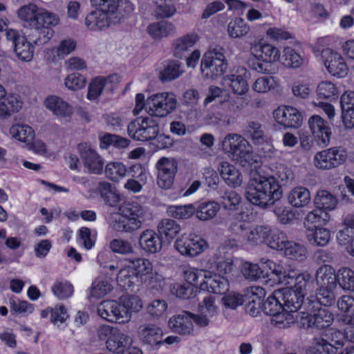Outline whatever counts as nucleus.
<instances>
[{"instance_id": "nucleus-3", "label": "nucleus", "mask_w": 354, "mask_h": 354, "mask_svg": "<svg viewBox=\"0 0 354 354\" xmlns=\"http://www.w3.org/2000/svg\"><path fill=\"white\" fill-rule=\"evenodd\" d=\"M251 57L248 61V66L259 73H274L272 62L279 59V50L271 44L254 41L250 48Z\"/></svg>"}, {"instance_id": "nucleus-16", "label": "nucleus", "mask_w": 354, "mask_h": 354, "mask_svg": "<svg viewBox=\"0 0 354 354\" xmlns=\"http://www.w3.org/2000/svg\"><path fill=\"white\" fill-rule=\"evenodd\" d=\"M78 150L84 165L90 173L99 174L102 173L104 162L91 145L88 143H81L78 145Z\"/></svg>"}, {"instance_id": "nucleus-36", "label": "nucleus", "mask_w": 354, "mask_h": 354, "mask_svg": "<svg viewBox=\"0 0 354 354\" xmlns=\"http://www.w3.org/2000/svg\"><path fill=\"white\" fill-rule=\"evenodd\" d=\"M98 192L106 204L111 207H115L120 201V195L115 187L108 182H100L98 184Z\"/></svg>"}, {"instance_id": "nucleus-10", "label": "nucleus", "mask_w": 354, "mask_h": 354, "mask_svg": "<svg viewBox=\"0 0 354 354\" xmlns=\"http://www.w3.org/2000/svg\"><path fill=\"white\" fill-rule=\"evenodd\" d=\"M97 314L109 322L124 324L128 323L127 312L124 310L120 299L106 300L100 303Z\"/></svg>"}, {"instance_id": "nucleus-61", "label": "nucleus", "mask_w": 354, "mask_h": 354, "mask_svg": "<svg viewBox=\"0 0 354 354\" xmlns=\"http://www.w3.org/2000/svg\"><path fill=\"white\" fill-rule=\"evenodd\" d=\"M283 307L281 299L278 297V295L276 294V290H274L272 295L269 296L263 303V311L265 314L272 317L280 313Z\"/></svg>"}, {"instance_id": "nucleus-8", "label": "nucleus", "mask_w": 354, "mask_h": 354, "mask_svg": "<svg viewBox=\"0 0 354 354\" xmlns=\"http://www.w3.org/2000/svg\"><path fill=\"white\" fill-rule=\"evenodd\" d=\"M127 131L134 140L145 142L157 137L159 127L157 120L153 117H140L129 124Z\"/></svg>"}, {"instance_id": "nucleus-37", "label": "nucleus", "mask_w": 354, "mask_h": 354, "mask_svg": "<svg viewBox=\"0 0 354 354\" xmlns=\"http://www.w3.org/2000/svg\"><path fill=\"white\" fill-rule=\"evenodd\" d=\"M174 25L167 21L151 24L147 27L148 33L154 39L166 37L174 32Z\"/></svg>"}, {"instance_id": "nucleus-14", "label": "nucleus", "mask_w": 354, "mask_h": 354, "mask_svg": "<svg viewBox=\"0 0 354 354\" xmlns=\"http://www.w3.org/2000/svg\"><path fill=\"white\" fill-rule=\"evenodd\" d=\"M277 123L285 129L298 128L302 124L301 113L292 106H279L273 111Z\"/></svg>"}, {"instance_id": "nucleus-6", "label": "nucleus", "mask_w": 354, "mask_h": 354, "mask_svg": "<svg viewBox=\"0 0 354 354\" xmlns=\"http://www.w3.org/2000/svg\"><path fill=\"white\" fill-rule=\"evenodd\" d=\"M223 151L236 161L246 160L252 153V146L242 136L228 133L221 141Z\"/></svg>"}, {"instance_id": "nucleus-54", "label": "nucleus", "mask_w": 354, "mask_h": 354, "mask_svg": "<svg viewBox=\"0 0 354 354\" xmlns=\"http://www.w3.org/2000/svg\"><path fill=\"white\" fill-rule=\"evenodd\" d=\"M77 47L76 41L71 38L61 40L58 45L53 49V53L58 59H64L75 51Z\"/></svg>"}, {"instance_id": "nucleus-31", "label": "nucleus", "mask_w": 354, "mask_h": 354, "mask_svg": "<svg viewBox=\"0 0 354 354\" xmlns=\"http://www.w3.org/2000/svg\"><path fill=\"white\" fill-rule=\"evenodd\" d=\"M329 219L330 215L326 211L318 207L312 210L308 213L304 219V225L306 231L326 225Z\"/></svg>"}, {"instance_id": "nucleus-41", "label": "nucleus", "mask_w": 354, "mask_h": 354, "mask_svg": "<svg viewBox=\"0 0 354 354\" xmlns=\"http://www.w3.org/2000/svg\"><path fill=\"white\" fill-rule=\"evenodd\" d=\"M139 278L136 274L135 269L131 266H127L121 268L118 273V284L124 289L131 288L134 284L138 282Z\"/></svg>"}, {"instance_id": "nucleus-25", "label": "nucleus", "mask_w": 354, "mask_h": 354, "mask_svg": "<svg viewBox=\"0 0 354 354\" xmlns=\"http://www.w3.org/2000/svg\"><path fill=\"white\" fill-rule=\"evenodd\" d=\"M132 343L133 339L129 335L116 329L112 336L106 339V346L109 351L120 354V352L131 346Z\"/></svg>"}, {"instance_id": "nucleus-48", "label": "nucleus", "mask_w": 354, "mask_h": 354, "mask_svg": "<svg viewBox=\"0 0 354 354\" xmlns=\"http://www.w3.org/2000/svg\"><path fill=\"white\" fill-rule=\"evenodd\" d=\"M239 216L240 215H236L230 218L227 230L232 236L241 239L250 230V225L247 222L239 219Z\"/></svg>"}, {"instance_id": "nucleus-24", "label": "nucleus", "mask_w": 354, "mask_h": 354, "mask_svg": "<svg viewBox=\"0 0 354 354\" xmlns=\"http://www.w3.org/2000/svg\"><path fill=\"white\" fill-rule=\"evenodd\" d=\"M118 76L111 75L106 77H97L92 80L88 86L87 97L89 100L97 98L102 93L103 89H113V84L118 82Z\"/></svg>"}, {"instance_id": "nucleus-4", "label": "nucleus", "mask_w": 354, "mask_h": 354, "mask_svg": "<svg viewBox=\"0 0 354 354\" xmlns=\"http://www.w3.org/2000/svg\"><path fill=\"white\" fill-rule=\"evenodd\" d=\"M17 13L19 19L24 22V26L30 29L42 24L57 25L59 21L55 14L38 7L35 3L21 6L17 10Z\"/></svg>"}, {"instance_id": "nucleus-11", "label": "nucleus", "mask_w": 354, "mask_h": 354, "mask_svg": "<svg viewBox=\"0 0 354 354\" xmlns=\"http://www.w3.org/2000/svg\"><path fill=\"white\" fill-rule=\"evenodd\" d=\"M157 184L164 189H170L178 171V162L173 158L162 157L156 164Z\"/></svg>"}, {"instance_id": "nucleus-17", "label": "nucleus", "mask_w": 354, "mask_h": 354, "mask_svg": "<svg viewBox=\"0 0 354 354\" xmlns=\"http://www.w3.org/2000/svg\"><path fill=\"white\" fill-rule=\"evenodd\" d=\"M120 215L125 218L129 223L137 225V228L141 227L145 214L143 207L137 202L124 201L120 206Z\"/></svg>"}, {"instance_id": "nucleus-20", "label": "nucleus", "mask_w": 354, "mask_h": 354, "mask_svg": "<svg viewBox=\"0 0 354 354\" xmlns=\"http://www.w3.org/2000/svg\"><path fill=\"white\" fill-rule=\"evenodd\" d=\"M335 288H319L316 294V298H307L304 304V310L312 311L315 308L323 305L330 306L335 303L336 297L334 292Z\"/></svg>"}, {"instance_id": "nucleus-39", "label": "nucleus", "mask_w": 354, "mask_h": 354, "mask_svg": "<svg viewBox=\"0 0 354 354\" xmlns=\"http://www.w3.org/2000/svg\"><path fill=\"white\" fill-rule=\"evenodd\" d=\"M17 57L24 62H30L34 55V47L26 37H19L14 46Z\"/></svg>"}, {"instance_id": "nucleus-19", "label": "nucleus", "mask_w": 354, "mask_h": 354, "mask_svg": "<svg viewBox=\"0 0 354 354\" xmlns=\"http://www.w3.org/2000/svg\"><path fill=\"white\" fill-rule=\"evenodd\" d=\"M119 22V18L110 17L98 9L90 12L85 19L86 27L91 30H100Z\"/></svg>"}, {"instance_id": "nucleus-59", "label": "nucleus", "mask_w": 354, "mask_h": 354, "mask_svg": "<svg viewBox=\"0 0 354 354\" xmlns=\"http://www.w3.org/2000/svg\"><path fill=\"white\" fill-rule=\"evenodd\" d=\"M317 93L319 98L328 100H335L338 96L337 87L329 81L320 82L317 87Z\"/></svg>"}, {"instance_id": "nucleus-50", "label": "nucleus", "mask_w": 354, "mask_h": 354, "mask_svg": "<svg viewBox=\"0 0 354 354\" xmlns=\"http://www.w3.org/2000/svg\"><path fill=\"white\" fill-rule=\"evenodd\" d=\"M158 230L160 236L171 240L180 232V227L172 219H163L158 223Z\"/></svg>"}, {"instance_id": "nucleus-26", "label": "nucleus", "mask_w": 354, "mask_h": 354, "mask_svg": "<svg viewBox=\"0 0 354 354\" xmlns=\"http://www.w3.org/2000/svg\"><path fill=\"white\" fill-rule=\"evenodd\" d=\"M191 313L183 311L181 314L173 316L169 320L170 328L181 335H190L193 332V324L189 317Z\"/></svg>"}, {"instance_id": "nucleus-23", "label": "nucleus", "mask_w": 354, "mask_h": 354, "mask_svg": "<svg viewBox=\"0 0 354 354\" xmlns=\"http://www.w3.org/2000/svg\"><path fill=\"white\" fill-rule=\"evenodd\" d=\"M139 245L146 252L154 254L161 250L162 241L160 234L153 230H147L140 234Z\"/></svg>"}, {"instance_id": "nucleus-28", "label": "nucleus", "mask_w": 354, "mask_h": 354, "mask_svg": "<svg viewBox=\"0 0 354 354\" xmlns=\"http://www.w3.org/2000/svg\"><path fill=\"white\" fill-rule=\"evenodd\" d=\"M218 169L222 178L229 186L236 187L241 185V174L234 165L227 162H221Z\"/></svg>"}, {"instance_id": "nucleus-46", "label": "nucleus", "mask_w": 354, "mask_h": 354, "mask_svg": "<svg viewBox=\"0 0 354 354\" xmlns=\"http://www.w3.org/2000/svg\"><path fill=\"white\" fill-rule=\"evenodd\" d=\"M289 240L286 233L275 230L272 231L269 227V234L266 239V243L272 249L283 251L286 243H288Z\"/></svg>"}, {"instance_id": "nucleus-44", "label": "nucleus", "mask_w": 354, "mask_h": 354, "mask_svg": "<svg viewBox=\"0 0 354 354\" xmlns=\"http://www.w3.org/2000/svg\"><path fill=\"white\" fill-rule=\"evenodd\" d=\"M333 346V344L329 343L328 339L317 337L313 339L306 354H335Z\"/></svg>"}, {"instance_id": "nucleus-51", "label": "nucleus", "mask_w": 354, "mask_h": 354, "mask_svg": "<svg viewBox=\"0 0 354 354\" xmlns=\"http://www.w3.org/2000/svg\"><path fill=\"white\" fill-rule=\"evenodd\" d=\"M282 252L288 259L297 261L305 259L307 254L304 246L293 241H289L288 243H286V245Z\"/></svg>"}, {"instance_id": "nucleus-33", "label": "nucleus", "mask_w": 354, "mask_h": 354, "mask_svg": "<svg viewBox=\"0 0 354 354\" xmlns=\"http://www.w3.org/2000/svg\"><path fill=\"white\" fill-rule=\"evenodd\" d=\"M55 26L53 24H42L40 26L32 28V32L28 35L30 40L38 46L48 43L54 35V30L50 26Z\"/></svg>"}, {"instance_id": "nucleus-2", "label": "nucleus", "mask_w": 354, "mask_h": 354, "mask_svg": "<svg viewBox=\"0 0 354 354\" xmlns=\"http://www.w3.org/2000/svg\"><path fill=\"white\" fill-rule=\"evenodd\" d=\"M245 196L252 205L265 208L281 198L282 190L274 176L258 175L249 180Z\"/></svg>"}, {"instance_id": "nucleus-32", "label": "nucleus", "mask_w": 354, "mask_h": 354, "mask_svg": "<svg viewBox=\"0 0 354 354\" xmlns=\"http://www.w3.org/2000/svg\"><path fill=\"white\" fill-rule=\"evenodd\" d=\"M289 203L295 207L307 206L311 200L309 190L304 187H296L291 189L288 196Z\"/></svg>"}, {"instance_id": "nucleus-52", "label": "nucleus", "mask_w": 354, "mask_h": 354, "mask_svg": "<svg viewBox=\"0 0 354 354\" xmlns=\"http://www.w3.org/2000/svg\"><path fill=\"white\" fill-rule=\"evenodd\" d=\"M282 64L288 68H297L304 62L303 58L295 49L287 46L283 48L282 55Z\"/></svg>"}, {"instance_id": "nucleus-58", "label": "nucleus", "mask_w": 354, "mask_h": 354, "mask_svg": "<svg viewBox=\"0 0 354 354\" xmlns=\"http://www.w3.org/2000/svg\"><path fill=\"white\" fill-rule=\"evenodd\" d=\"M53 295L59 299H66L73 294V286L67 281H56L51 287Z\"/></svg>"}, {"instance_id": "nucleus-15", "label": "nucleus", "mask_w": 354, "mask_h": 354, "mask_svg": "<svg viewBox=\"0 0 354 354\" xmlns=\"http://www.w3.org/2000/svg\"><path fill=\"white\" fill-rule=\"evenodd\" d=\"M322 57L324 66L332 75L343 77L347 74V65L339 53L330 48H326L322 50Z\"/></svg>"}, {"instance_id": "nucleus-29", "label": "nucleus", "mask_w": 354, "mask_h": 354, "mask_svg": "<svg viewBox=\"0 0 354 354\" xmlns=\"http://www.w3.org/2000/svg\"><path fill=\"white\" fill-rule=\"evenodd\" d=\"M316 281L319 288H336L337 274L333 267L324 265L317 270Z\"/></svg>"}, {"instance_id": "nucleus-7", "label": "nucleus", "mask_w": 354, "mask_h": 354, "mask_svg": "<svg viewBox=\"0 0 354 354\" xmlns=\"http://www.w3.org/2000/svg\"><path fill=\"white\" fill-rule=\"evenodd\" d=\"M177 100L172 93L153 94L147 99L146 111L153 117H165L176 108Z\"/></svg>"}, {"instance_id": "nucleus-55", "label": "nucleus", "mask_w": 354, "mask_h": 354, "mask_svg": "<svg viewBox=\"0 0 354 354\" xmlns=\"http://www.w3.org/2000/svg\"><path fill=\"white\" fill-rule=\"evenodd\" d=\"M183 72L180 64L177 61H170L160 73L162 82L171 81L178 77Z\"/></svg>"}, {"instance_id": "nucleus-63", "label": "nucleus", "mask_w": 354, "mask_h": 354, "mask_svg": "<svg viewBox=\"0 0 354 354\" xmlns=\"http://www.w3.org/2000/svg\"><path fill=\"white\" fill-rule=\"evenodd\" d=\"M241 201V196L234 190H227L221 196V203L223 207L229 210H236Z\"/></svg>"}, {"instance_id": "nucleus-13", "label": "nucleus", "mask_w": 354, "mask_h": 354, "mask_svg": "<svg viewBox=\"0 0 354 354\" xmlns=\"http://www.w3.org/2000/svg\"><path fill=\"white\" fill-rule=\"evenodd\" d=\"M303 311V325L306 324L307 327H316L324 328L332 324L334 320L333 313L326 308L317 306L312 311Z\"/></svg>"}, {"instance_id": "nucleus-12", "label": "nucleus", "mask_w": 354, "mask_h": 354, "mask_svg": "<svg viewBox=\"0 0 354 354\" xmlns=\"http://www.w3.org/2000/svg\"><path fill=\"white\" fill-rule=\"evenodd\" d=\"M207 247V242L195 234H183L175 242L176 249L184 256L196 257Z\"/></svg>"}, {"instance_id": "nucleus-1", "label": "nucleus", "mask_w": 354, "mask_h": 354, "mask_svg": "<svg viewBox=\"0 0 354 354\" xmlns=\"http://www.w3.org/2000/svg\"><path fill=\"white\" fill-rule=\"evenodd\" d=\"M288 286L278 289L276 294L280 297L283 306L290 312H297L299 309L304 310V297L313 290V280L309 274H298L297 276L284 277Z\"/></svg>"}, {"instance_id": "nucleus-21", "label": "nucleus", "mask_w": 354, "mask_h": 354, "mask_svg": "<svg viewBox=\"0 0 354 354\" xmlns=\"http://www.w3.org/2000/svg\"><path fill=\"white\" fill-rule=\"evenodd\" d=\"M310 131L318 142L326 145L329 143L330 129L319 115H313L308 120Z\"/></svg>"}, {"instance_id": "nucleus-60", "label": "nucleus", "mask_w": 354, "mask_h": 354, "mask_svg": "<svg viewBox=\"0 0 354 354\" xmlns=\"http://www.w3.org/2000/svg\"><path fill=\"white\" fill-rule=\"evenodd\" d=\"M195 212V207L192 205H171L167 208L169 216L177 219H187L190 218Z\"/></svg>"}, {"instance_id": "nucleus-64", "label": "nucleus", "mask_w": 354, "mask_h": 354, "mask_svg": "<svg viewBox=\"0 0 354 354\" xmlns=\"http://www.w3.org/2000/svg\"><path fill=\"white\" fill-rule=\"evenodd\" d=\"M225 81H229L227 84L233 92L238 95H243L248 89L247 81L240 75H231L225 79Z\"/></svg>"}, {"instance_id": "nucleus-43", "label": "nucleus", "mask_w": 354, "mask_h": 354, "mask_svg": "<svg viewBox=\"0 0 354 354\" xmlns=\"http://www.w3.org/2000/svg\"><path fill=\"white\" fill-rule=\"evenodd\" d=\"M91 2L99 10L106 12L110 17L119 18L120 21L122 15L119 12L120 0H91Z\"/></svg>"}, {"instance_id": "nucleus-53", "label": "nucleus", "mask_w": 354, "mask_h": 354, "mask_svg": "<svg viewBox=\"0 0 354 354\" xmlns=\"http://www.w3.org/2000/svg\"><path fill=\"white\" fill-rule=\"evenodd\" d=\"M269 234V227L258 225L254 227L250 226V230L245 234L243 239L247 240L252 244H257L259 242L265 241Z\"/></svg>"}, {"instance_id": "nucleus-47", "label": "nucleus", "mask_w": 354, "mask_h": 354, "mask_svg": "<svg viewBox=\"0 0 354 354\" xmlns=\"http://www.w3.org/2000/svg\"><path fill=\"white\" fill-rule=\"evenodd\" d=\"M124 310L127 312V321L130 322L131 314L133 313H138L143 307L142 300L139 297L136 295H127L120 297Z\"/></svg>"}, {"instance_id": "nucleus-42", "label": "nucleus", "mask_w": 354, "mask_h": 354, "mask_svg": "<svg viewBox=\"0 0 354 354\" xmlns=\"http://www.w3.org/2000/svg\"><path fill=\"white\" fill-rule=\"evenodd\" d=\"M250 26L241 18H236L230 21L227 25V34L232 39L245 37L250 31Z\"/></svg>"}, {"instance_id": "nucleus-34", "label": "nucleus", "mask_w": 354, "mask_h": 354, "mask_svg": "<svg viewBox=\"0 0 354 354\" xmlns=\"http://www.w3.org/2000/svg\"><path fill=\"white\" fill-rule=\"evenodd\" d=\"M198 40L195 34L184 35L177 39L174 44V55L179 59L186 57L187 52L189 50Z\"/></svg>"}, {"instance_id": "nucleus-57", "label": "nucleus", "mask_w": 354, "mask_h": 354, "mask_svg": "<svg viewBox=\"0 0 354 354\" xmlns=\"http://www.w3.org/2000/svg\"><path fill=\"white\" fill-rule=\"evenodd\" d=\"M216 268L218 274L227 275L232 273L234 269V260L230 254L223 256V254H216Z\"/></svg>"}, {"instance_id": "nucleus-5", "label": "nucleus", "mask_w": 354, "mask_h": 354, "mask_svg": "<svg viewBox=\"0 0 354 354\" xmlns=\"http://www.w3.org/2000/svg\"><path fill=\"white\" fill-rule=\"evenodd\" d=\"M227 68V62L222 48H215L206 52L201 60L202 73L208 78L222 76Z\"/></svg>"}, {"instance_id": "nucleus-56", "label": "nucleus", "mask_w": 354, "mask_h": 354, "mask_svg": "<svg viewBox=\"0 0 354 354\" xmlns=\"http://www.w3.org/2000/svg\"><path fill=\"white\" fill-rule=\"evenodd\" d=\"M127 171L126 166L120 162H109L105 167L106 177L114 182H118L124 178Z\"/></svg>"}, {"instance_id": "nucleus-18", "label": "nucleus", "mask_w": 354, "mask_h": 354, "mask_svg": "<svg viewBox=\"0 0 354 354\" xmlns=\"http://www.w3.org/2000/svg\"><path fill=\"white\" fill-rule=\"evenodd\" d=\"M200 288L215 294H224L229 289V283L224 277L206 271L204 279L200 283Z\"/></svg>"}, {"instance_id": "nucleus-49", "label": "nucleus", "mask_w": 354, "mask_h": 354, "mask_svg": "<svg viewBox=\"0 0 354 354\" xmlns=\"http://www.w3.org/2000/svg\"><path fill=\"white\" fill-rule=\"evenodd\" d=\"M10 133L13 138L23 142H31L35 136L32 127L21 124L12 125L10 129Z\"/></svg>"}, {"instance_id": "nucleus-40", "label": "nucleus", "mask_w": 354, "mask_h": 354, "mask_svg": "<svg viewBox=\"0 0 354 354\" xmlns=\"http://www.w3.org/2000/svg\"><path fill=\"white\" fill-rule=\"evenodd\" d=\"M220 209V205L215 201L203 202L195 207L196 217L201 221L214 218Z\"/></svg>"}, {"instance_id": "nucleus-35", "label": "nucleus", "mask_w": 354, "mask_h": 354, "mask_svg": "<svg viewBox=\"0 0 354 354\" xmlns=\"http://www.w3.org/2000/svg\"><path fill=\"white\" fill-rule=\"evenodd\" d=\"M243 133L252 140L254 144L262 143L266 140V134L261 124L256 120L247 122Z\"/></svg>"}, {"instance_id": "nucleus-9", "label": "nucleus", "mask_w": 354, "mask_h": 354, "mask_svg": "<svg viewBox=\"0 0 354 354\" xmlns=\"http://www.w3.org/2000/svg\"><path fill=\"white\" fill-rule=\"evenodd\" d=\"M347 158L346 151L341 147H332L317 153L314 165L321 169H330L344 163Z\"/></svg>"}, {"instance_id": "nucleus-22", "label": "nucleus", "mask_w": 354, "mask_h": 354, "mask_svg": "<svg viewBox=\"0 0 354 354\" xmlns=\"http://www.w3.org/2000/svg\"><path fill=\"white\" fill-rule=\"evenodd\" d=\"M140 341L150 346H159L162 344V331L156 325L145 324L140 326L138 330Z\"/></svg>"}, {"instance_id": "nucleus-45", "label": "nucleus", "mask_w": 354, "mask_h": 354, "mask_svg": "<svg viewBox=\"0 0 354 354\" xmlns=\"http://www.w3.org/2000/svg\"><path fill=\"white\" fill-rule=\"evenodd\" d=\"M317 207L323 210H333L337 204L336 198L326 190L318 191L314 200Z\"/></svg>"}, {"instance_id": "nucleus-30", "label": "nucleus", "mask_w": 354, "mask_h": 354, "mask_svg": "<svg viewBox=\"0 0 354 354\" xmlns=\"http://www.w3.org/2000/svg\"><path fill=\"white\" fill-rule=\"evenodd\" d=\"M22 102L15 95H6L0 99V119L5 120L14 113L18 112Z\"/></svg>"}, {"instance_id": "nucleus-38", "label": "nucleus", "mask_w": 354, "mask_h": 354, "mask_svg": "<svg viewBox=\"0 0 354 354\" xmlns=\"http://www.w3.org/2000/svg\"><path fill=\"white\" fill-rule=\"evenodd\" d=\"M306 238L310 244L323 247L326 245L330 239V232L323 227H315L306 231Z\"/></svg>"}, {"instance_id": "nucleus-62", "label": "nucleus", "mask_w": 354, "mask_h": 354, "mask_svg": "<svg viewBox=\"0 0 354 354\" xmlns=\"http://www.w3.org/2000/svg\"><path fill=\"white\" fill-rule=\"evenodd\" d=\"M337 282L344 290L354 288V271L348 268H342L337 271Z\"/></svg>"}, {"instance_id": "nucleus-27", "label": "nucleus", "mask_w": 354, "mask_h": 354, "mask_svg": "<svg viewBox=\"0 0 354 354\" xmlns=\"http://www.w3.org/2000/svg\"><path fill=\"white\" fill-rule=\"evenodd\" d=\"M45 105L54 115L59 117H70L73 113L72 106L57 96L47 97L45 100Z\"/></svg>"}]
</instances>
